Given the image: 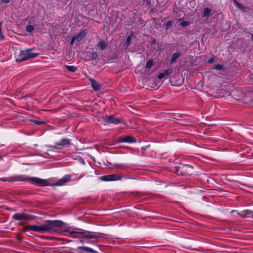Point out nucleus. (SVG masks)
<instances>
[{"mask_svg": "<svg viewBox=\"0 0 253 253\" xmlns=\"http://www.w3.org/2000/svg\"><path fill=\"white\" fill-rule=\"evenodd\" d=\"M188 166H183L182 168H181V170H184L186 168H188Z\"/></svg>", "mask_w": 253, "mask_h": 253, "instance_id": "obj_34", "label": "nucleus"}, {"mask_svg": "<svg viewBox=\"0 0 253 253\" xmlns=\"http://www.w3.org/2000/svg\"><path fill=\"white\" fill-rule=\"evenodd\" d=\"M67 228V229L65 230L66 232H67L69 233V236L72 238H79L82 237V230L78 229L79 231H75L71 230V228L70 227H67V225L66 224V228L65 229Z\"/></svg>", "mask_w": 253, "mask_h": 253, "instance_id": "obj_6", "label": "nucleus"}, {"mask_svg": "<svg viewBox=\"0 0 253 253\" xmlns=\"http://www.w3.org/2000/svg\"><path fill=\"white\" fill-rule=\"evenodd\" d=\"M252 213V211L250 210H245L244 211H241V213H239L240 216L243 218H245L247 217V215H249Z\"/></svg>", "mask_w": 253, "mask_h": 253, "instance_id": "obj_20", "label": "nucleus"}, {"mask_svg": "<svg viewBox=\"0 0 253 253\" xmlns=\"http://www.w3.org/2000/svg\"><path fill=\"white\" fill-rule=\"evenodd\" d=\"M71 144V143L70 140L68 139H63L60 141V142L56 143L55 146H52L51 147V150L54 152H59L60 148L58 146H62L63 147H68Z\"/></svg>", "mask_w": 253, "mask_h": 253, "instance_id": "obj_4", "label": "nucleus"}, {"mask_svg": "<svg viewBox=\"0 0 253 253\" xmlns=\"http://www.w3.org/2000/svg\"><path fill=\"white\" fill-rule=\"evenodd\" d=\"M29 179L32 183L37 184L39 186H47L49 184L47 180L38 177H30Z\"/></svg>", "mask_w": 253, "mask_h": 253, "instance_id": "obj_7", "label": "nucleus"}, {"mask_svg": "<svg viewBox=\"0 0 253 253\" xmlns=\"http://www.w3.org/2000/svg\"><path fill=\"white\" fill-rule=\"evenodd\" d=\"M58 227L64 229L66 224L61 220H55L46 221L44 224H42L43 232L53 233L57 230Z\"/></svg>", "mask_w": 253, "mask_h": 253, "instance_id": "obj_1", "label": "nucleus"}, {"mask_svg": "<svg viewBox=\"0 0 253 253\" xmlns=\"http://www.w3.org/2000/svg\"><path fill=\"white\" fill-rule=\"evenodd\" d=\"M130 41H131V36H129L127 37L126 41L125 44V46H126V48H127L130 43Z\"/></svg>", "mask_w": 253, "mask_h": 253, "instance_id": "obj_24", "label": "nucleus"}, {"mask_svg": "<svg viewBox=\"0 0 253 253\" xmlns=\"http://www.w3.org/2000/svg\"><path fill=\"white\" fill-rule=\"evenodd\" d=\"M214 61H215V57H212V58L209 59L208 60L207 62H208V63L211 64V63H214Z\"/></svg>", "mask_w": 253, "mask_h": 253, "instance_id": "obj_30", "label": "nucleus"}, {"mask_svg": "<svg viewBox=\"0 0 253 253\" xmlns=\"http://www.w3.org/2000/svg\"><path fill=\"white\" fill-rule=\"evenodd\" d=\"M153 65V61L152 60H148L146 64V68H150Z\"/></svg>", "mask_w": 253, "mask_h": 253, "instance_id": "obj_25", "label": "nucleus"}, {"mask_svg": "<svg viewBox=\"0 0 253 253\" xmlns=\"http://www.w3.org/2000/svg\"><path fill=\"white\" fill-rule=\"evenodd\" d=\"M180 55H181V53L180 51H177V52H176L175 53H174L172 55V56L170 59V62L171 63H172V62H174V61H175L180 56Z\"/></svg>", "mask_w": 253, "mask_h": 253, "instance_id": "obj_18", "label": "nucleus"}, {"mask_svg": "<svg viewBox=\"0 0 253 253\" xmlns=\"http://www.w3.org/2000/svg\"><path fill=\"white\" fill-rule=\"evenodd\" d=\"M1 2H4L5 3H9L10 2V0H0Z\"/></svg>", "mask_w": 253, "mask_h": 253, "instance_id": "obj_32", "label": "nucleus"}, {"mask_svg": "<svg viewBox=\"0 0 253 253\" xmlns=\"http://www.w3.org/2000/svg\"><path fill=\"white\" fill-rule=\"evenodd\" d=\"M120 141L122 142L132 143L136 141L135 138L130 136H126L120 138Z\"/></svg>", "mask_w": 253, "mask_h": 253, "instance_id": "obj_12", "label": "nucleus"}, {"mask_svg": "<svg viewBox=\"0 0 253 253\" xmlns=\"http://www.w3.org/2000/svg\"><path fill=\"white\" fill-rule=\"evenodd\" d=\"M78 249L83 251H84V252H86L90 253H95V251L94 250H93L92 249L90 248L89 247H84V246L79 247H78Z\"/></svg>", "mask_w": 253, "mask_h": 253, "instance_id": "obj_17", "label": "nucleus"}, {"mask_svg": "<svg viewBox=\"0 0 253 253\" xmlns=\"http://www.w3.org/2000/svg\"><path fill=\"white\" fill-rule=\"evenodd\" d=\"M104 122L109 124H113L115 125L119 124L121 123L120 119L116 118L113 115L109 116H105L103 118Z\"/></svg>", "mask_w": 253, "mask_h": 253, "instance_id": "obj_8", "label": "nucleus"}, {"mask_svg": "<svg viewBox=\"0 0 253 253\" xmlns=\"http://www.w3.org/2000/svg\"><path fill=\"white\" fill-rule=\"evenodd\" d=\"M180 25L182 27H185L188 25L189 23L187 21H183L180 23Z\"/></svg>", "mask_w": 253, "mask_h": 253, "instance_id": "obj_29", "label": "nucleus"}, {"mask_svg": "<svg viewBox=\"0 0 253 253\" xmlns=\"http://www.w3.org/2000/svg\"><path fill=\"white\" fill-rule=\"evenodd\" d=\"M181 172L180 171V173H179V174H180L181 175H183V174H182V173H181Z\"/></svg>", "mask_w": 253, "mask_h": 253, "instance_id": "obj_37", "label": "nucleus"}, {"mask_svg": "<svg viewBox=\"0 0 253 253\" xmlns=\"http://www.w3.org/2000/svg\"><path fill=\"white\" fill-rule=\"evenodd\" d=\"M26 230L37 231L39 232H43L42 225H27L25 227Z\"/></svg>", "mask_w": 253, "mask_h": 253, "instance_id": "obj_9", "label": "nucleus"}, {"mask_svg": "<svg viewBox=\"0 0 253 253\" xmlns=\"http://www.w3.org/2000/svg\"><path fill=\"white\" fill-rule=\"evenodd\" d=\"M1 180H2V181H6V178H2Z\"/></svg>", "mask_w": 253, "mask_h": 253, "instance_id": "obj_35", "label": "nucleus"}, {"mask_svg": "<svg viewBox=\"0 0 253 253\" xmlns=\"http://www.w3.org/2000/svg\"><path fill=\"white\" fill-rule=\"evenodd\" d=\"M66 69L69 71H70V72H75L77 69V68L74 66H69V65H67L66 66Z\"/></svg>", "mask_w": 253, "mask_h": 253, "instance_id": "obj_21", "label": "nucleus"}, {"mask_svg": "<svg viewBox=\"0 0 253 253\" xmlns=\"http://www.w3.org/2000/svg\"><path fill=\"white\" fill-rule=\"evenodd\" d=\"M71 178V175H66L63 178L60 179L55 183L56 186H62L69 181Z\"/></svg>", "mask_w": 253, "mask_h": 253, "instance_id": "obj_10", "label": "nucleus"}, {"mask_svg": "<svg viewBox=\"0 0 253 253\" xmlns=\"http://www.w3.org/2000/svg\"><path fill=\"white\" fill-rule=\"evenodd\" d=\"M85 35L84 31H81L78 35H75L72 39L71 44H72L75 41H80Z\"/></svg>", "mask_w": 253, "mask_h": 253, "instance_id": "obj_11", "label": "nucleus"}, {"mask_svg": "<svg viewBox=\"0 0 253 253\" xmlns=\"http://www.w3.org/2000/svg\"><path fill=\"white\" fill-rule=\"evenodd\" d=\"M12 217L14 219L16 220H28L30 219H33V217L32 215L26 214V213H16Z\"/></svg>", "mask_w": 253, "mask_h": 253, "instance_id": "obj_5", "label": "nucleus"}, {"mask_svg": "<svg viewBox=\"0 0 253 253\" xmlns=\"http://www.w3.org/2000/svg\"><path fill=\"white\" fill-rule=\"evenodd\" d=\"M172 70L170 69H167L165 70L163 73H164L165 75L166 76L169 75V74H171L172 73Z\"/></svg>", "mask_w": 253, "mask_h": 253, "instance_id": "obj_27", "label": "nucleus"}, {"mask_svg": "<svg viewBox=\"0 0 253 253\" xmlns=\"http://www.w3.org/2000/svg\"><path fill=\"white\" fill-rule=\"evenodd\" d=\"M32 51V49L21 51L16 60V61L22 62L30 58L36 57L38 55L37 53H33Z\"/></svg>", "mask_w": 253, "mask_h": 253, "instance_id": "obj_2", "label": "nucleus"}, {"mask_svg": "<svg viewBox=\"0 0 253 253\" xmlns=\"http://www.w3.org/2000/svg\"><path fill=\"white\" fill-rule=\"evenodd\" d=\"M234 2L236 5L241 9L244 10V7L242 6L240 3H239L237 0H235Z\"/></svg>", "mask_w": 253, "mask_h": 253, "instance_id": "obj_28", "label": "nucleus"}, {"mask_svg": "<svg viewBox=\"0 0 253 253\" xmlns=\"http://www.w3.org/2000/svg\"><path fill=\"white\" fill-rule=\"evenodd\" d=\"M82 237H84L86 238H96L97 236L92 232H89L87 231H82Z\"/></svg>", "mask_w": 253, "mask_h": 253, "instance_id": "obj_13", "label": "nucleus"}, {"mask_svg": "<svg viewBox=\"0 0 253 253\" xmlns=\"http://www.w3.org/2000/svg\"><path fill=\"white\" fill-rule=\"evenodd\" d=\"M5 39L4 36L3 35L2 32L1 24L0 22V41H3Z\"/></svg>", "mask_w": 253, "mask_h": 253, "instance_id": "obj_23", "label": "nucleus"}, {"mask_svg": "<svg viewBox=\"0 0 253 253\" xmlns=\"http://www.w3.org/2000/svg\"><path fill=\"white\" fill-rule=\"evenodd\" d=\"M252 39L253 40V35H252Z\"/></svg>", "mask_w": 253, "mask_h": 253, "instance_id": "obj_36", "label": "nucleus"}, {"mask_svg": "<svg viewBox=\"0 0 253 253\" xmlns=\"http://www.w3.org/2000/svg\"><path fill=\"white\" fill-rule=\"evenodd\" d=\"M165 76H166L165 75L164 73L163 72H162L159 74L158 78L159 79H162Z\"/></svg>", "mask_w": 253, "mask_h": 253, "instance_id": "obj_31", "label": "nucleus"}, {"mask_svg": "<svg viewBox=\"0 0 253 253\" xmlns=\"http://www.w3.org/2000/svg\"><path fill=\"white\" fill-rule=\"evenodd\" d=\"M212 68L217 70L221 71L223 70V66L220 64H216L213 66Z\"/></svg>", "mask_w": 253, "mask_h": 253, "instance_id": "obj_22", "label": "nucleus"}, {"mask_svg": "<svg viewBox=\"0 0 253 253\" xmlns=\"http://www.w3.org/2000/svg\"><path fill=\"white\" fill-rule=\"evenodd\" d=\"M172 26V22L171 21H168L165 24V28L166 30H168L169 27Z\"/></svg>", "mask_w": 253, "mask_h": 253, "instance_id": "obj_26", "label": "nucleus"}, {"mask_svg": "<svg viewBox=\"0 0 253 253\" xmlns=\"http://www.w3.org/2000/svg\"><path fill=\"white\" fill-rule=\"evenodd\" d=\"M36 124L38 125H41L42 124V123L41 121H36Z\"/></svg>", "mask_w": 253, "mask_h": 253, "instance_id": "obj_33", "label": "nucleus"}, {"mask_svg": "<svg viewBox=\"0 0 253 253\" xmlns=\"http://www.w3.org/2000/svg\"><path fill=\"white\" fill-rule=\"evenodd\" d=\"M107 42L103 40L99 41L97 44L98 47L102 50L104 49L107 46Z\"/></svg>", "mask_w": 253, "mask_h": 253, "instance_id": "obj_15", "label": "nucleus"}, {"mask_svg": "<svg viewBox=\"0 0 253 253\" xmlns=\"http://www.w3.org/2000/svg\"><path fill=\"white\" fill-rule=\"evenodd\" d=\"M211 12V9L209 8H205L203 10V17L209 18Z\"/></svg>", "mask_w": 253, "mask_h": 253, "instance_id": "obj_19", "label": "nucleus"}, {"mask_svg": "<svg viewBox=\"0 0 253 253\" xmlns=\"http://www.w3.org/2000/svg\"><path fill=\"white\" fill-rule=\"evenodd\" d=\"M90 83H91V86H92V88L95 90H98L100 88V84L95 80H90Z\"/></svg>", "mask_w": 253, "mask_h": 253, "instance_id": "obj_16", "label": "nucleus"}, {"mask_svg": "<svg viewBox=\"0 0 253 253\" xmlns=\"http://www.w3.org/2000/svg\"><path fill=\"white\" fill-rule=\"evenodd\" d=\"M36 26V24L33 22H30L29 24L27 25L26 28V30L27 32L31 33H32L35 27Z\"/></svg>", "mask_w": 253, "mask_h": 253, "instance_id": "obj_14", "label": "nucleus"}, {"mask_svg": "<svg viewBox=\"0 0 253 253\" xmlns=\"http://www.w3.org/2000/svg\"><path fill=\"white\" fill-rule=\"evenodd\" d=\"M100 178L101 180L104 181H112L121 180L123 179H127L128 178L121 174L114 173L112 174L102 176Z\"/></svg>", "mask_w": 253, "mask_h": 253, "instance_id": "obj_3", "label": "nucleus"}]
</instances>
